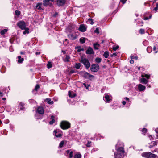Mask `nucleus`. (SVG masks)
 Here are the masks:
<instances>
[{"label":"nucleus","instance_id":"61","mask_svg":"<svg viewBox=\"0 0 158 158\" xmlns=\"http://www.w3.org/2000/svg\"><path fill=\"white\" fill-rule=\"evenodd\" d=\"M149 138L150 139V140L152 139V136L151 135H149Z\"/></svg>","mask_w":158,"mask_h":158},{"label":"nucleus","instance_id":"40","mask_svg":"<svg viewBox=\"0 0 158 158\" xmlns=\"http://www.w3.org/2000/svg\"><path fill=\"white\" fill-rule=\"evenodd\" d=\"M15 14L17 15H19L20 14V12L19 10H16L15 11Z\"/></svg>","mask_w":158,"mask_h":158},{"label":"nucleus","instance_id":"15","mask_svg":"<svg viewBox=\"0 0 158 158\" xmlns=\"http://www.w3.org/2000/svg\"><path fill=\"white\" fill-rule=\"evenodd\" d=\"M37 112L40 114H43L44 113V110L42 107H39L37 109Z\"/></svg>","mask_w":158,"mask_h":158},{"label":"nucleus","instance_id":"41","mask_svg":"<svg viewBox=\"0 0 158 158\" xmlns=\"http://www.w3.org/2000/svg\"><path fill=\"white\" fill-rule=\"evenodd\" d=\"M158 10V4H156V7H155L154 9V10L155 11V12H156Z\"/></svg>","mask_w":158,"mask_h":158},{"label":"nucleus","instance_id":"56","mask_svg":"<svg viewBox=\"0 0 158 158\" xmlns=\"http://www.w3.org/2000/svg\"><path fill=\"white\" fill-rule=\"evenodd\" d=\"M126 1L127 0H121V1L123 4H124Z\"/></svg>","mask_w":158,"mask_h":158},{"label":"nucleus","instance_id":"33","mask_svg":"<svg viewBox=\"0 0 158 158\" xmlns=\"http://www.w3.org/2000/svg\"><path fill=\"white\" fill-rule=\"evenodd\" d=\"M147 51L148 52L150 53L152 51V48L150 46L148 47L147 49Z\"/></svg>","mask_w":158,"mask_h":158},{"label":"nucleus","instance_id":"17","mask_svg":"<svg viewBox=\"0 0 158 158\" xmlns=\"http://www.w3.org/2000/svg\"><path fill=\"white\" fill-rule=\"evenodd\" d=\"M140 82L141 83L144 84H146L148 83V81L145 78L142 77L139 80Z\"/></svg>","mask_w":158,"mask_h":158},{"label":"nucleus","instance_id":"42","mask_svg":"<svg viewBox=\"0 0 158 158\" xmlns=\"http://www.w3.org/2000/svg\"><path fill=\"white\" fill-rule=\"evenodd\" d=\"M40 88V86L39 85L37 84L36 85L35 87V90L36 91H37L38 89Z\"/></svg>","mask_w":158,"mask_h":158},{"label":"nucleus","instance_id":"62","mask_svg":"<svg viewBox=\"0 0 158 158\" xmlns=\"http://www.w3.org/2000/svg\"><path fill=\"white\" fill-rule=\"evenodd\" d=\"M156 47L155 46H154L153 48V50L154 51H155L156 50Z\"/></svg>","mask_w":158,"mask_h":158},{"label":"nucleus","instance_id":"47","mask_svg":"<svg viewBox=\"0 0 158 158\" xmlns=\"http://www.w3.org/2000/svg\"><path fill=\"white\" fill-rule=\"evenodd\" d=\"M73 152L71 151L70 152V153L69 154V157L70 158L72 157L73 156Z\"/></svg>","mask_w":158,"mask_h":158},{"label":"nucleus","instance_id":"12","mask_svg":"<svg viewBox=\"0 0 158 158\" xmlns=\"http://www.w3.org/2000/svg\"><path fill=\"white\" fill-rule=\"evenodd\" d=\"M158 143V141H152L149 144V148H152L155 146L157 145Z\"/></svg>","mask_w":158,"mask_h":158},{"label":"nucleus","instance_id":"55","mask_svg":"<svg viewBox=\"0 0 158 158\" xmlns=\"http://www.w3.org/2000/svg\"><path fill=\"white\" fill-rule=\"evenodd\" d=\"M58 15V14L57 13H56L53 15V16L54 17H56Z\"/></svg>","mask_w":158,"mask_h":158},{"label":"nucleus","instance_id":"21","mask_svg":"<svg viewBox=\"0 0 158 158\" xmlns=\"http://www.w3.org/2000/svg\"><path fill=\"white\" fill-rule=\"evenodd\" d=\"M42 5V3H38L36 6V8L38 10L41 9H42V8H41Z\"/></svg>","mask_w":158,"mask_h":158},{"label":"nucleus","instance_id":"7","mask_svg":"<svg viewBox=\"0 0 158 158\" xmlns=\"http://www.w3.org/2000/svg\"><path fill=\"white\" fill-rule=\"evenodd\" d=\"M83 76L85 78L89 79L90 80L93 79L94 78V76L93 75L85 72H83Z\"/></svg>","mask_w":158,"mask_h":158},{"label":"nucleus","instance_id":"57","mask_svg":"<svg viewBox=\"0 0 158 158\" xmlns=\"http://www.w3.org/2000/svg\"><path fill=\"white\" fill-rule=\"evenodd\" d=\"M130 63L131 64H133L134 63V61L131 59V60L130 61Z\"/></svg>","mask_w":158,"mask_h":158},{"label":"nucleus","instance_id":"8","mask_svg":"<svg viewBox=\"0 0 158 158\" xmlns=\"http://www.w3.org/2000/svg\"><path fill=\"white\" fill-rule=\"evenodd\" d=\"M53 2L54 1V0H45L43 1V4L44 6H51L52 5V3H50L49 1Z\"/></svg>","mask_w":158,"mask_h":158},{"label":"nucleus","instance_id":"44","mask_svg":"<svg viewBox=\"0 0 158 158\" xmlns=\"http://www.w3.org/2000/svg\"><path fill=\"white\" fill-rule=\"evenodd\" d=\"M119 48V46H116V47H113V50H114V51H116Z\"/></svg>","mask_w":158,"mask_h":158},{"label":"nucleus","instance_id":"30","mask_svg":"<svg viewBox=\"0 0 158 158\" xmlns=\"http://www.w3.org/2000/svg\"><path fill=\"white\" fill-rule=\"evenodd\" d=\"M70 58V57L69 56L67 55L65 56L64 59V60L65 61L68 62L69 61Z\"/></svg>","mask_w":158,"mask_h":158},{"label":"nucleus","instance_id":"59","mask_svg":"<svg viewBox=\"0 0 158 158\" xmlns=\"http://www.w3.org/2000/svg\"><path fill=\"white\" fill-rule=\"evenodd\" d=\"M155 130L156 131V133H157L156 136H157V139H158V130Z\"/></svg>","mask_w":158,"mask_h":158},{"label":"nucleus","instance_id":"25","mask_svg":"<svg viewBox=\"0 0 158 158\" xmlns=\"http://www.w3.org/2000/svg\"><path fill=\"white\" fill-rule=\"evenodd\" d=\"M102 59L100 58L97 57L95 59V62L98 63H100L102 61Z\"/></svg>","mask_w":158,"mask_h":158},{"label":"nucleus","instance_id":"14","mask_svg":"<svg viewBox=\"0 0 158 158\" xmlns=\"http://www.w3.org/2000/svg\"><path fill=\"white\" fill-rule=\"evenodd\" d=\"M104 98L105 99L104 100L105 101L106 100V102H109L111 100V98L110 96L108 94H106L104 96Z\"/></svg>","mask_w":158,"mask_h":158},{"label":"nucleus","instance_id":"23","mask_svg":"<svg viewBox=\"0 0 158 158\" xmlns=\"http://www.w3.org/2000/svg\"><path fill=\"white\" fill-rule=\"evenodd\" d=\"M86 39L85 38L81 37L80 39V42L81 43L83 44L85 43Z\"/></svg>","mask_w":158,"mask_h":158},{"label":"nucleus","instance_id":"46","mask_svg":"<svg viewBox=\"0 0 158 158\" xmlns=\"http://www.w3.org/2000/svg\"><path fill=\"white\" fill-rule=\"evenodd\" d=\"M84 85L86 88L87 89H88V87L90 86V85H86V84L84 83H83Z\"/></svg>","mask_w":158,"mask_h":158},{"label":"nucleus","instance_id":"52","mask_svg":"<svg viewBox=\"0 0 158 158\" xmlns=\"http://www.w3.org/2000/svg\"><path fill=\"white\" fill-rule=\"evenodd\" d=\"M152 152H156L158 153V148L155 149L154 151H152Z\"/></svg>","mask_w":158,"mask_h":158},{"label":"nucleus","instance_id":"24","mask_svg":"<svg viewBox=\"0 0 158 158\" xmlns=\"http://www.w3.org/2000/svg\"><path fill=\"white\" fill-rule=\"evenodd\" d=\"M51 118L52 119L51 121L49 122L50 124H52L53 123L55 122L54 116L52 115L51 116Z\"/></svg>","mask_w":158,"mask_h":158},{"label":"nucleus","instance_id":"27","mask_svg":"<svg viewBox=\"0 0 158 158\" xmlns=\"http://www.w3.org/2000/svg\"><path fill=\"white\" fill-rule=\"evenodd\" d=\"M99 46V44L97 43L94 44V48L96 50L98 49V47Z\"/></svg>","mask_w":158,"mask_h":158},{"label":"nucleus","instance_id":"64","mask_svg":"<svg viewBox=\"0 0 158 158\" xmlns=\"http://www.w3.org/2000/svg\"><path fill=\"white\" fill-rule=\"evenodd\" d=\"M40 52H37L36 53V55H39L40 54Z\"/></svg>","mask_w":158,"mask_h":158},{"label":"nucleus","instance_id":"2","mask_svg":"<svg viewBox=\"0 0 158 158\" xmlns=\"http://www.w3.org/2000/svg\"><path fill=\"white\" fill-rule=\"evenodd\" d=\"M141 155L142 157L146 158H158V156L149 152H143Z\"/></svg>","mask_w":158,"mask_h":158},{"label":"nucleus","instance_id":"60","mask_svg":"<svg viewBox=\"0 0 158 158\" xmlns=\"http://www.w3.org/2000/svg\"><path fill=\"white\" fill-rule=\"evenodd\" d=\"M116 55H117L116 53H114L112 54V56H116Z\"/></svg>","mask_w":158,"mask_h":158},{"label":"nucleus","instance_id":"19","mask_svg":"<svg viewBox=\"0 0 158 158\" xmlns=\"http://www.w3.org/2000/svg\"><path fill=\"white\" fill-rule=\"evenodd\" d=\"M76 49H77V51L79 52H80L81 51H83L84 50V49L83 48H81L80 46L77 47L76 48Z\"/></svg>","mask_w":158,"mask_h":158},{"label":"nucleus","instance_id":"20","mask_svg":"<svg viewBox=\"0 0 158 158\" xmlns=\"http://www.w3.org/2000/svg\"><path fill=\"white\" fill-rule=\"evenodd\" d=\"M18 62L19 63H22L24 60L23 58H21L20 56H18Z\"/></svg>","mask_w":158,"mask_h":158},{"label":"nucleus","instance_id":"51","mask_svg":"<svg viewBox=\"0 0 158 158\" xmlns=\"http://www.w3.org/2000/svg\"><path fill=\"white\" fill-rule=\"evenodd\" d=\"M98 30V28H96L95 30L94 31V32L95 33H99Z\"/></svg>","mask_w":158,"mask_h":158},{"label":"nucleus","instance_id":"45","mask_svg":"<svg viewBox=\"0 0 158 158\" xmlns=\"http://www.w3.org/2000/svg\"><path fill=\"white\" fill-rule=\"evenodd\" d=\"M147 131V130L145 128H143V129L142 132H143L144 134V135H145V133H146Z\"/></svg>","mask_w":158,"mask_h":158},{"label":"nucleus","instance_id":"35","mask_svg":"<svg viewBox=\"0 0 158 158\" xmlns=\"http://www.w3.org/2000/svg\"><path fill=\"white\" fill-rule=\"evenodd\" d=\"M74 158H81V155L80 154H76L74 156Z\"/></svg>","mask_w":158,"mask_h":158},{"label":"nucleus","instance_id":"11","mask_svg":"<svg viewBox=\"0 0 158 158\" xmlns=\"http://www.w3.org/2000/svg\"><path fill=\"white\" fill-rule=\"evenodd\" d=\"M53 135L57 137H60L62 136V134L59 132H58L57 130H55L53 132Z\"/></svg>","mask_w":158,"mask_h":158},{"label":"nucleus","instance_id":"39","mask_svg":"<svg viewBox=\"0 0 158 158\" xmlns=\"http://www.w3.org/2000/svg\"><path fill=\"white\" fill-rule=\"evenodd\" d=\"M70 36H71V38L72 40H75V39H76L77 38L76 36L73 35L72 34H71L70 35Z\"/></svg>","mask_w":158,"mask_h":158},{"label":"nucleus","instance_id":"5","mask_svg":"<svg viewBox=\"0 0 158 158\" xmlns=\"http://www.w3.org/2000/svg\"><path fill=\"white\" fill-rule=\"evenodd\" d=\"M17 25L22 30L25 29L26 26V23L23 21H19Z\"/></svg>","mask_w":158,"mask_h":158},{"label":"nucleus","instance_id":"49","mask_svg":"<svg viewBox=\"0 0 158 158\" xmlns=\"http://www.w3.org/2000/svg\"><path fill=\"white\" fill-rule=\"evenodd\" d=\"M91 143V142L89 141L88 142L87 146L88 147H90V144Z\"/></svg>","mask_w":158,"mask_h":158},{"label":"nucleus","instance_id":"3","mask_svg":"<svg viewBox=\"0 0 158 158\" xmlns=\"http://www.w3.org/2000/svg\"><path fill=\"white\" fill-rule=\"evenodd\" d=\"M80 61L84 64L87 69L90 67V64L89 61L88 59L84 58L83 56H81Z\"/></svg>","mask_w":158,"mask_h":158},{"label":"nucleus","instance_id":"1","mask_svg":"<svg viewBox=\"0 0 158 158\" xmlns=\"http://www.w3.org/2000/svg\"><path fill=\"white\" fill-rule=\"evenodd\" d=\"M124 144L120 141L118 142L116 145V152L114 154L115 158H123L124 156L125 151Z\"/></svg>","mask_w":158,"mask_h":158},{"label":"nucleus","instance_id":"43","mask_svg":"<svg viewBox=\"0 0 158 158\" xmlns=\"http://www.w3.org/2000/svg\"><path fill=\"white\" fill-rule=\"evenodd\" d=\"M139 33L141 34H143L144 33V30L142 29H141L139 30Z\"/></svg>","mask_w":158,"mask_h":158},{"label":"nucleus","instance_id":"38","mask_svg":"<svg viewBox=\"0 0 158 158\" xmlns=\"http://www.w3.org/2000/svg\"><path fill=\"white\" fill-rule=\"evenodd\" d=\"M131 58V59H135L136 60H137V59H138V57L137 56H133V55H131L130 56Z\"/></svg>","mask_w":158,"mask_h":158},{"label":"nucleus","instance_id":"13","mask_svg":"<svg viewBox=\"0 0 158 158\" xmlns=\"http://www.w3.org/2000/svg\"><path fill=\"white\" fill-rule=\"evenodd\" d=\"M138 89L140 91H142L144 90L146 88L143 85L141 84H139L138 85Z\"/></svg>","mask_w":158,"mask_h":158},{"label":"nucleus","instance_id":"22","mask_svg":"<svg viewBox=\"0 0 158 158\" xmlns=\"http://www.w3.org/2000/svg\"><path fill=\"white\" fill-rule=\"evenodd\" d=\"M68 95L71 98H73L75 97L76 94H73V95L72 94V92L71 91H69L68 92Z\"/></svg>","mask_w":158,"mask_h":158},{"label":"nucleus","instance_id":"10","mask_svg":"<svg viewBox=\"0 0 158 158\" xmlns=\"http://www.w3.org/2000/svg\"><path fill=\"white\" fill-rule=\"evenodd\" d=\"M79 30L80 31L82 32L85 31L86 30V28L85 25L83 24L80 25Z\"/></svg>","mask_w":158,"mask_h":158},{"label":"nucleus","instance_id":"48","mask_svg":"<svg viewBox=\"0 0 158 158\" xmlns=\"http://www.w3.org/2000/svg\"><path fill=\"white\" fill-rule=\"evenodd\" d=\"M88 21H90V23L91 24H93L94 23V22L93 21L92 19H88Z\"/></svg>","mask_w":158,"mask_h":158},{"label":"nucleus","instance_id":"58","mask_svg":"<svg viewBox=\"0 0 158 158\" xmlns=\"http://www.w3.org/2000/svg\"><path fill=\"white\" fill-rule=\"evenodd\" d=\"M70 151L69 150H67V151H66V153L67 154H69V153H70Z\"/></svg>","mask_w":158,"mask_h":158},{"label":"nucleus","instance_id":"29","mask_svg":"<svg viewBox=\"0 0 158 158\" xmlns=\"http://www.w3.org/2000/svg\"><path fill=\"white\" fill-rule=\"evenodd\" d=\"M141 77H145L147 79H148L150 77V75H148V74H143H143H142Z\"/></svg>","mask_w":158,"mask_h":158},{"label":"nucleus","instance_id":"63","mask_svg":"<svg viewBox=\"0 0 158 158\" xmlns=\"http://www.w3.org/2000/svg\"><path fill=\"white\" fill-rule=\"evenodd\" d=\"M122 103L123 105H125L126 104V102L125 101H123Z\"/></svg>","mask_w":158,"mask_h":158},{"label":"nucleus","instance_id":"34","mask_svg":"<svg viewBox=\"0 0 158 158\" xmlns=\"http://www.w3.org/2000/svg\"><path fill=\"white\" fill-rule=\"evenodd\" d=\"M7 30H6V29H4L3 30L1 31L0 33L2 35H4L6 33V32H7Z\"/></svg>","mask_w":158,"mask_h":158},{"label":"nucleus","instance_id":"37","mask_svg":"<svg viewBox=\"0 0 158 158\" xmlns=\"http://www.w3.org/2000/svg\"><path fill=\"white\" fill-rule=\"evenodd\" d=\"M19 107L20 110H22L23 109V104L22 103H20L19 104Z\"/></svg>","mask_w":158,"mask_h":158},{"label":"nucleus","instance_id":"53","mask_svg":"<svg viewBox=\"0 0 158 158\" xmlns=\"http://www.w3.org/2000/svg\"><path fill=\"white\" fill-rule=\"evenodd\" d=\"M4 110V108L3 107H0V112H2Z\"/></svg>","mask_w":158,"mask_h":158},{"label":"nucleus","instance_id":"16","mask_svg":"<svg viewBox=\"0 0 158 158\" xmlns=\"http://www.w3.org/2000/svg\"><path fill=\"white\" fill-rule=\"evenodd\" d=\"M86 53L87 54H91L94 53L92 48L89 47L86 51Z\"/></svg>","mask_w":158,"mask_h":158},{"label":"nucleus","instance_id":"50","mask_svg":"<svg viewBox=\"0 0 158 158\" xmlns=\"http://www.w3.org/2000/svg\"><path fill=\"white\" fill-rule=\"evenodd\" d=\"M151 16H150L149 18H148V17H145L144 18V20H148V19H150L151 18Z\"/></svg>","mask_w":158,"mask_h":158},{"label":"nucleus","instance_id":"31","mask_svg":"<svg viewBox=\"0 0 158 158\" xmlns=\"http://www.w3.org/2000/svg\"><path fill=\"white\" fill-rule=\"evenodd\" d=\"M81 66L80 63H76L75 65V67L77 69H80Z\"/></svg>","mask_w":158,"mask_h":158},{"label":"nucleus","instance_id":"28","mask_svg":"<svg viewBox=\"0 0 158 158\" xmlns=\"http://www.w3.org/2000/svg\"><path fill=\"white\" fill-rule=\"evenodd\" d=\"M24 30H25L23 32V34H24L29 33V29L28 28L26 27L25 29H24Z\"/></svg>","mask_w":158,"mask_h":158},{"label":"nucleus","instance_id":"36","mask_svg":"<svg viewBox=\"0 0 158 158\" xmlns=\"http://www.w3.org/2000/svg\"><path fill=\"white\" fill-rule=\"evenodd\" d=\"M64 141H61L60 142V144H59V147L60 148L62 147L63 146V145H64Z\"/></svg>","mask_w":158,"mask_h":158},{"label":"nucleus","instance_id":"9","mask_svg":"<svg viewBox=\"0 0 158 158\" xmlns=\"http://www.w3.org/2000/svg\"><path fill=\"white\" fill-rule=\"evenodd\" d=\"M66 2V0H57L56 4L58 6H61L64 5Z\"/></svg>","mask_w":158,"mask_h":158},{"label":"nucleus","instance_id":"6","mask_svg":"<svg viewBox=\"0 0 158 158\" xmlns=\"http://www.w3.org/2000/svg\"><path fill=\"white\" fill-rule=\"evenodd\" d=\"M99 68V65L97 64H93L91 66L90 69L93 72H96L98 71Z\"/></svg>","mask_w":158,"mask_h":158},{"label":"nucleus","instance_id":"32","mask_svg":"<svg viewBox=\"0 0 158 158\" xmlns=\"http://www.w3.org/2000/svg\"><path fill=\"white\" fill-rule=\"evenodd\" d=\"M47 68L48 69L52 67V64L50 62H48L47 64Z\"/></svg>","mask_w":158,"mask_h":158},{"label":"nucleus","instance_id":"26","mask_svg":"<svg viewBox=\"0 0 158 158\" xmlns=\"http://www.w3.org/2000/svg\"><path fill=\"white\" fill-rule=\"evenodd\" d=\"M103 56L106 58H107L109 56V52L108 51L105 52L103 55Z\"/></svg>","mask_w":158,"mask_h":158},{"label":"nucleus","instance_id":"54","mask_svg":"<svg viewBox=\"0 0 158 158\" xmlns=\"http://www.w3.org/2000/svg\"><path fill=\"white\" fill-rule=\"evenodd\" d=\"M125 100H126L128 102H129V99L127 97H126L124 98Z\"/></svg>","mask_w":158,"mask_h":158},{"label":"nucleus","instance_id":"4","mask_svg":"<svg viewBox=\"0 0 158 158\" xmlns=\"http://www.w3.org/2000/svg\"><path fill=\"white\" fill-rule=\"evenodd\" d=\"M60 126L62 129L65 130L70 127V124L67 121H63L61 122Z\"/></svg>","mask_w":158,"mask_h":158},{"label":"nucleus","instance_id":"18","mask_svg":"<svg viewBox=\"0 0 158 158\" xmlns=\"http://www.w3.org/2000/svg\"><path fill=\"white\" fill-rule=\"evenodd\" d=\"M45 101L47 102V103L49 104H52L53 103V102L51 100L50 98H47L45 100Z\"/></svg>","mask_w":158,"mask_h":158}]
</instances>
